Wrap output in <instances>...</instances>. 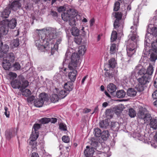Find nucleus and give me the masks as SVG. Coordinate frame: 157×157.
Masks as SVG:
<instances>
[{
    "label": "nucleus",
    "mask_w": 157,
    "mask_h": 157,
    "mask_svg": "<svg viewBox=\"0 0 157 157\" xmlns=\"http://www.w3.org/2000/svg\"><path fill=\"white\" fill-rule=\"evenodd\" d=\"M29 83L28 81L25 80L23 76L21 75L18 76L17 79L12 80L11 82L13 88H20L21 91H22L23 90L27 87Z\"/></svg>",
    "instance_id": "nucleus-1"
},
{
    "label": "nucleus",
    "mask_w": 157,
    "mask_h": 157,
    "mask_svg": "<svg viewBox=\"0 0 157 157\" xmlns=\"http://www.w3.org/2000/svg\"><path fill=\"white\" fill-rule=\"evenodd\" d=\"M57 32L56 29L52 28H48L46 29V33H42L40 34L41 39L43 42L49 43L51 40L56 38Z\"/></svg>",
    "instance_id": "nucleus-2"
},
{
    "label": "nucleus",
    "mask_w": 157,
    "mask_h": 157,
    "mask_svg": "<svg viewBox=\"0 0 157 157\" xmlns=\"http://www.w3.org/2000/svg\"><path fill=\"white\" fill-rule=\"evenodd\" d=\"M71 10H67L64 11L61 14L62 19L65 21H68L69 25L71 26L75 25L76 20L77 18V15Z\"/></svg>",
    "instance_id": "nucleus-3"
},
{
    "label": "nucleus",
    "mask_w": 157,
    "mask_h": 157,
    "mask_svg": "<svg viewBox=\"0 0 157 157\" xmlns=\"http://www.w3.org/2000/svg\"><path fill=\"white\" fill-rule=\"evenodd\" d=\"M71 61L69 63L68 67L71 71L76 70L79 67L81 63L80 57L77 53H73L71 58Z\"/></svg>",
    "instance_id": "nucleus-4"
},
{
    "label": "nucleus",
    "mask_w": 157,
    "mask_h": 157,
    "mask_svg": "<svg viewBox=\"0 0 157 157\" xmlns=\"http://www.w3.org/2000/svg\"><path fill=\"white\" fill-rule=\"evenodd\" d=\"M40 40L41 43H42V44H40L39 43L36 46H37L38 49L39 50H40L41 51L45 52L46 51H47L48 50H49L50 49V48L49 46L50 44L48 42L47 43L46 42H43L42 40L41 39V37H40ZM37 43H36L37 44Z\"/></svg>",
    "instance_id": "nucleus-5"
},
{
    "label": "nucleus",
    "mask_w": 157,
    "mask_h": 157,
    "mask_svg": "<svg viewBox=\"0 0 157 157\" xmlns=\"http://www.w3.org/2000/svg\"><path fill=\"white\" fill-rule=\"evenodd\" d=\"M136 73L138 76H145L146 74V69L142 66L139 65L136 67L135 69Z\"/></svg>",
    "instance_id": "nucleus-6"
},
{
    "label": "nucleus",
    "mask_w": 157,
    "mask_h": 157,
    "mask_svg": "<svg viewBox=\"0 0 157 157\" xmlns=\"http://www.w3.org/2000/svg\"><path fill=\"white\" fill-rule=\"evenodd\" d=\"M21 4L20 1L15 0L12 2L9 8L10 10L16 11L20 9L21 7Z\"/></svg>",
    "instance_id": "nucleus-7"
},
{
    "label": "nucleus",
    "mask_w": 157,
    "mask_h": 157,
    "mask_svg": "<svg viewBox=\"0 0 157 157\" xmlns=\"http://www.w3.org/2000/svg\"><path fill=\"white\" fill-rule=\"evenodd\" d=\"M136 46L135 45H132L131 44L129 45L127 47V52L128 56L130 57L136 51Z\"/></svg>",
    "instance_id": "nucleus-8"
},
{
    "label": "nucleus",
    "mask_w": 157,
    "mask_h": 157,
    "mask_svg": "<svg viewBox=\"0 0 157 157\" xmlns=\"http://www.w3.org/2000/svg\"><path fill=\"white\" fill-rule=\"evenodd\" d=\"M55 91H56L60 98H64L68 94L67 92L64 89H61L57 88H55Z\"/></svg>",
    "instance_id": "nucleus-9"
},
{
    "label": "nucleus",
    "mask_w": 157,
    "mask_h": 157,
    "mask_svg": "<svg viewBox=\"0 0 157 157\" xmlns=\"http://www.w3.org/2000/svg\"><path fill=\"white\" fill-rule=\"evenodd\" d=\"M145 75V76H142L138 78V81L139 83L145 85L149 82V80L150 79V77L147 74Z\"/></svg>",
    "instance_id": "nucleus-10"
},
{
    "label": "nucleus",
    "mask_w": 157,
    "mask_h": 157,
    "mask_svg": "<svg viewBox=\"0 0 157 157\" xmlns=\"http://www.w3.org/2000/svg\"><path fill=\"white\" fill-rule=\"evenodd\" d=\"M84 153L86 157H90L93 156L94 152V149L93 147H91L89 146L86 147V149L84 151Z\"/></svg>",
    "instance_id": "nucleus-11"
},
{
    "label": "nucleus",
    "mask_w": 157,
    "mask_h": 157,
    "mask_svg": "<svg viewBox=\"0 0 157 157\" xmlns=\"http://www.w3.org/2000/svg\"><path fill=\"white\" fill-rule=\"evenodd\" d=\"M116 90L117 87L113 83H110L107 86L108 91L112 95H114Z\"/></svg>",
    "instance_id": "nucleus-12"
},
{
    "label": "nucleus",
    "mask_w": 157,
    "mask_h": 157,
    "mask_svg": "<svg viewBox=\"0 0 157 157\" xmlns=\"http://www.w3.org/2000/svg\"><path fill=\"white\" fill-rule=\"evenodd\" d=\"M16 135L15 130L11 129L7 130L5 132V136L7 140H10Z\"/></svg>",
    "instance_id": "nucleus-13"
},
{
    "label": "nucleus",
    "mask_w": 157,
    "mask_h": 157,
    "mask_svg": "<svg viewBox=\"0 0 157 157\" xmlns=\"http://www.w3.org/2000/svg\"><path fill=\"white\" fill-rule=\"evenodd\" d=\"M117 64V62L114 58H112L108 60L107 64L108 67L109 68L114 69Z\"/></svg>",
    "instance_id": "nucleus-14"
},
{
    "label": "nucleus",
    "mask_w": 157,
    "mask_h": 157,
    "mask_svg": "<svg viewBox=\"0 0 157 157\" xmlns=\"http://www.w3.org/2000/svg\"><path fill=\"white\" fill-rule=\"evenodd\" d=\"M11 64L7 59L4 58L2 62V66L6 70H9L10 68Z\"/></svg>",
    "instance_id": "nucleus-15"
},
{
    "label": "nucleus",
    "mask_w": 157,
    "mask_h": 157,
    "mask_svg": "<svg viewBox=\"0 0 157 157\" xmlns=\"http://www.w3.org/2000/svg\"><path fill=\"white\" fill-rule=\"evenodd\" d=\"M77 75V71L76 70H72L69 72L68 77L71 81L74 82L75 80Z\"/></svg>",
    "instance_id": "nucleus-16"
},
{
    "label": "nucleus",
    "mask_w": 157,
    "mask_h": 157,
    "mask_svg": "<svg viewBox=\"0 0 157 157\" xmlns=\"http://www.w3.org/2000/svg\"><path fill=\"white\" fill-rule=\"evenodd\" d=\"M148 33L154 36H157V28L155 27H153L152 28H148L147 29Z\"/></svg>",
    "instance_id": "nucleus-17"
},
{
    "label": "nucleus",
    "mask_w": 157,
    "mask_h": 157,
    "mask_svg": "<svg viewBox=\"0 0 157 157\" xmlns=\"http://www.w3.org/2000/svg\"><path fill=\"white\" fill-rule=\"evenodd\" d=\"M10 12L11 10L10 8L8 7H7L2 12L1 16L3 18H7L9 17Z\"/></svg>",
    "instance_id": "nucleus-18"
},
{
    "label": "nucleus",
    "mask_w": 157,
    "mask_h": 157,
    "mask_svg": "<svg viewBox=\"0 0 157 157\" xmlns=\"http://www.w3.org/2000/svg\"><path fill=\"white\" fill-rule=\"evenodd\" d=\"M16 20L15 18H13L9 21L7 24V26L11 29H13L16 26Z\"/></svg>",
    "instance_id": "nucleus-19"
},
{
    "label": "nucleus",
    "mask_w": 157,
    "mask_h": 157,
    "mask_svg": "<svg viewBox=\"0 0 157 157\" xmlns=\"http://www.w3.org/2000/svg\"><path fill=\"white\" fill-rule=\"evenodd\" d=\"M150 128L154 130L157 129V119L153 118L149 123Z\"/></svg>",
    "instance_id": "nucleus-20"
},
{
    "label": "nucleus",
    "mask_w": 157,
    "mask_h": 157,
    "mask_svg": "<svg viewBox=\"0 0 157 157\" xmlns=\"http://www.w3.org/2000/svg\"><path fill=\"white\" fill-rule=\"evenodd\" d=\"M146 109L145 108L143 107L140 108L139 112L137 113L138 117L140 119H142L145 115V112L146 110Z\"/></svg>",
    "instance_id": "nucleus-21"
},
{
    "label": "nucleus",
    "mask_w": 157,
    "mask_h": 157,
    "mask_svg": "<svg viewBox=\"0 0 157 157\" xmlns=\"http://www.w3.org/2000/svg\"><path fill=\"white\" fill-rule=\"evenodd\" d=\"M117 48L116 44H111L110 49V54L111 55L116 54L117 55Z\"/></svg>",
    "instance_id": "nucleus-22"
},
{
    "label": "nucleus",
    "mask_w": 157,
    "mask_h": 157,
    "mask_svg": "<svg viewBox=\"0 0 157 157\" xmlns=\"http://www.w3.org/2000/svg\"><path fill=\"white\" fill-rule=\"evenodd\" d=\"M34 104L35 106L37 107H40L44 104L43 101L40 98L35 99L34 101Z\"/></svg>",
    "instance_id": "nucleus-23"
},
{
    "label": "nucleus",
    "mask_w": 157,
    "mask_h": 157,
    "mask_svg": "<svg viewBox=\"0 0 157 157\" xmlns=\"http://www.w3.org/2000/svg\"><path fill=\"white\" fill-rule=\"evenodd\" d=\"M137 92L133 88H129L127 91V95L130 97H134L136 95Z\"/></svg>",
    "instance_id": "nucleus-24"
},
{
    "label": "nucleus",
    "mask_w": 157,
    "mask_h": 157,
    "mask_svg": "<svg viewBox=\"0 0 157 157\" xmlns=\"http://www.w3.org/2000/svg\"><path fill=\"white\" fill-rule=\"evenodd\" d=\"M113 114V111L111 109H108L106 110L105 111V115L108 119L112 118Z\"/></svg>",
    "instance_id": "nucleus-25"
},
{
    "label": "nucleus",
    "mask_w": 157,
    "mask_h": 157,
    "mask_svg": "<svg viewBox=\"0 0 157 157\" xmlns=\"http://www.w3.org/2000/svg\"><path fill=\"white\" fill-rule=\"evenodd\" d=\"M73 85L70 83H65L64 85V90L67 92L68 94L69 92L72 90L73 89Z\"/></svg>",
    "instance_id": "nucleus-26"
},
{
    "label": "nucleus",
    "mask_w": 157,
    "mask_h": 157,
    "mask_svg": "<svg viewBox=\"0 0 157 157\" xmlns=\"http://www.w3.org/2000/svg\"><path fill=\"white\" fill-rule=\"evenodd\" d=\"M15 57L14 54L12 52L10 53L7 55L6 59L10 62H13L15 60Z\"/></svg>",
    "instance_id": "nucleus-27"
},
{
    "label": "nucleus",
    "mask_w": 157,
    "mask_h": 157,
    "mask_svg": "<svg viewBox=\"0 0 157 157\" xmlns=\"http://www.w3.org/2000/svg\"><path fill=\"white\" fill-rule=\"evenodd\" d=\"M125 94L126 93L123 90H118L116 93L117 97L119 98H123L124 97Z\"/></svg>",
    "instance_id": "nucleus-28"
},
{
    "label": "nucleus",
    "mask_w": 157,
    "mask_h": 157,
    "mask_svg": "<svg viewBox=\"0 0 157 157\" xmlns=\"http://www.w3.org/2000/svg\"><path fill=\"white\" fill-rule=\"evenodd\" d=\"M8 32V31L6 27L2 26L0 27V37L2 36L3 35H6Z\"/></svg>",
    "instance_id": "nucleus-29"
},
{
    "label": "nucleus",
    "mask_w": 157,
    "mask_h": 157,
    "mask_svg": "<svg viewBox=\"0 0 157 157\" xmlns=\"http://www.w3.org/2000/svg\"><path fill=\"white\" fill-rule=\"evenodd\" d=\"M60 98L57 94H53L51 97L50 100L52 102L55 103L58 101Z\"/></svg>",
    "instance_id": "nucleus-30"
},
{
    "label": "nucleus",
    "mask_w": 157,
    "mask_h": 157,
    "mask_svg": "<svg viewBox=\"0 0 157 157\" xmlns=\"http://www.w3.org/2000/svg\"><path fill=\"white\" fill-rule=\"evenodd\" d=\"M111 128L114 131L118 130L120 127V125L118 123L116 122H111Z\"/></svg>",
    "instance_id": "nucleus-31"
},
{
    "label": "nucleus",
    "mask_w": 157,
    "mask_h": 157,
    "mask_svg": "<svg viewBox=\"0 0 157 157\" xmlns=\"http://www.w3.org/2000/svg\"><path fill=\"white\" fill-rule=\"evenodd\" d=\"M144 117L142 119L144 120V123H150L151 120L153 119L152 118L151 115L148 113L145 114V115Z\"/></svg>",
    "instance_id": "nucleus-32"
},
{
    "label": "nucleus",
    "mask_w": 157,
    "mask_h": 157,
    "mask_svg": "<svg viewBox=\"0 0 157 157\" xmlns=\"http://www.w3.org/2000/svg\"><path fill=\"white\" fill-rule=\"evenodd\" d=\"M71 31V34L73 36H78L79 35V30L77 27H73Z\"/></svg>",
    "instance_id": "nucleus-33"
},
{
    "label": "nucleus",
    "mask_w": 157,
    "mask_h": 157,
    "mask_svg": "<svg viewBox=\"0 0 157 157\" xmlns=\"http://www.w3.org/2000/svg\"><path fill=\"white\" fill-rule=\"evenodd\" d=\"M109 123L107 120H104L101 121L99 123L100 127L105 128L109 126Z\"/></svg>",
    "instance_id": "nucleus-34"
},
{
    "label": "nucleus",
    "mask_w": 157,
    "mask_h": 157,
    "mask_svg": "<svg viewBox=\"0 0 157 157\" xmlns=\"http://www.w3.org/2000/svg\"><path fill=\"white\" fill-rule=\"evenodd\" d=\"M153 71V67L152 65L150 64L147 70H146V74L150 76L152 74Z\"/></svg>",
    "instance_id": "nucleus-35"
},
{
    "label": "nucleus",
    "mask_w": 157,
    "mask_h": 157,
    "mask_svg": "<svg viewBox=\"0 0 157 157\" xmlns=\"http://www.w3.org/2000/svg\"><path fill=\"white\" fill-rule=\"evenodd\" d=\"M101 138L104 140H106L109 135V132L108 131H103L101 133Z\"/></svg>",
    "instance_id": "nucleus-36"
},
{
    "label": "nucleus",
    "mask_w": 157,
    "mask_h": 157,
    "mask_svg": "<svg viewBox=\"0 0 157 157\" xmlns=\"http://www.w3.org/2000/svg\"><path fill=\"white\" fill-rule=\"evenodd\" d=\"M157 59V52L152 51L151 54L150 60L151 61H155Z\"/></svg>",
    "instance_id": "nucleus-37"
},
{
    "label": "nucleus",
    "mask_w": 157,
    "mask_h": 157,
    "mask_svg": "<svg viewBox=\"0 0 157 157\" xmlns=\"http://www.w3.org/2000/svg\"><path fill=\"white\" fill-rule=\"evenodd\" d=\"M136 112L133 108H130L128 110V114L131 117H134L136 115Z\"/></svg>",
    "instance_id": "nucleus-38"
},
{
    "label": "nucleus",
    "mask_w": 157,
    "mask_h": 157,
    "mask_svg": "<svg viewBox=\"0 0 157 157\" xmlns=\"http://www.w3.org/2000/svg\"><path fill=\"white\" fill-rule=\"evenodd\" d=\"M39 133L32 131L30 139L31 140H36L39 136Z\"/></svg>",
    "instance_id": "nucleus-39"
},
{
    "label": "nucleus",
    "mask_w": 157,
    "mask_h": 157,
    "mask_svg": "<svg viewBox=\"0 0 157 157\" xmlns=\"http://www.w3.org/2000/svg\"><path fill=\"white\" fill-rule=\"evenodd\" d=\"M37 142L36 140H31L29 142V144L31 146L33 149H36Z\"/></svg>",
    "instance_id": "nucleus-40"
},
{
    "label": "nucleus",
    "mask_w": 157,
    "mask_h": 157,
    "mask_svg": "<svg viewBox=\"0 0 157 157\" xmlns=\"http://www.w3.org/2000/svg\"><path fill=\"white\" fill-rule=\"evenodd\" d=\"M117 38V33L115 31H113L111 34V40L112 42H114L116 40Z\"/></svg>",
    "instance_id": "nucleus-41"
},
{
    "label": "nucleus",
    "mask_w": 157,
    "mask_h": 157,
    "mask_svg": "<svg viewBox=\"0 0 157 157\" xmlns=\"http://www.w3.org/2000/svg\"><path fill=\"white\" fill-rule=\"evenodd\" d=\"M40 127V125L39 124H35L33 126L32 131H34L35 132L39 133L38 130Z\"/></svg>",
    "instance_id": "nucleus-42"
},
{
    "label": "nucleus",
    "mask_w": 157,
    "mask_h": 157,
    "mask_svg": "<svg viewBox=\"0 0 157 157\" xmlns=\"http://www.w3.org/2000/svg\"><path fill=\"white\" fill-rule=\"evenodd\" d=\"M15 71L20 70L21 68V66L18 62H16L12 66Z\"/></svg>",
    "instance_id": "nucleus-43"
},
{
    "label": "nucleus",
    "mask_w": 157,
    "mask_h": 157,
    "mask_svg": "<svg viewBox=\"0 0 157 157\" xmlns=\"http://www.w3.org/2000/svg\"><path fill=\"white\" fill-rule=\"evenodd\" d=\"M144 85L139 83L136 86L137 90L139 92H142L144 90Z\"/></svg>",
    "instance_id": "nucleus-44"
},
{
    "label": "nucleus",
    "mask_w": 157,
    "mask_h": 157,
    "mask_svg": "<svg viewBox=\"0 0 157 157\" xmlns=\"http://www.w3.org/2000/svg\"><path fill=\"white\" fill-rule=\"evenodd\" d=\"M122 16V14L121 12H117L115 13L114 17L116 18V20L120 21L121 20Z\"/></svg>",
    "instance_id": "nucleus-45"
},
{
    "label": "nucleus",
    "mask_w": 157,
    "mask_h": 157,
    "mask_svg": "<svg viewBox=\"0 0 157 157\" xmlns=\"http://www.w3.org/2000/svg\"><path fill=\"white\" fill-rule=\"evenodd\" d=\"M94 132L96 137H99L101 136L102 133L101 130L100 129L98 128L95 129H94Z\"/></svg>",
    "instance_id": "nucleus-46"
},
{
    "label": "nucleus",
    "mask_w": 157,
    "mask_h": 157,
    "mask_svg": "<svg viewBox=\"0 0 157 157\" xmlns=\"http://www.w3.org/2000/svg\"><path fill=\"white\" fill-rule=\"evenodd\" d=\"M120 2H116L114 4L113 10L115 11H118L120 8Z\"/></svg>",
    "instance_id": "nucleus-47"
},
{
    "label": "nucleus",
    "mask_w": 157,
    "mask_h": 157,
    "mask_svg": "<svg viewBox=\"0 0 157 157\" xmlns=\"http://www.w3.org/2000/svg\"><path fill=\"white\" fill-rule=\"evenodd\" d=\"M9 48L7 44H5L4 46L2 45V50L0 52H2L4 53H6Z\"/></svg>",
    "instance_id": "nucleus-48"
},
{
    "label": "nucleus",
    "mask_w": 157,
    "mask_h": 157,
    "mask_svg": "<svg viewBox=\"0 0 157 157\" xmlns=\"http://www.w3.org/2000/svg\"><path fill=\"white\" fill-rule=\"evenodd\" d=\"M49 118H43L41 119L40 121L42 124H45L49 123Z\"/></svg>",
    "instance_id": "nucleus-49"
},
{
    "label": "nucleus",
    "mask_w": 157,
    "mask_h": 157,
    "mask_svg": "<svg viewBox=\"0 0 157 157\" xmlns=\"http://www.w3.org/2000/svg\"><path fill=\"white\" fill-rule=\"evenodd\" d=\"M152 51L157 52V41L154 42L151 44Z\"/></svg>",
    "instance_id": "nucleus-50"
},
{
    "label": "nucleus",
    "mask_w": 157,
    "mask_h": 157,
    "mask_svg": "<svg viewBox=\"0 0 157 157\" xmlns=\"http://www.w3.org/2000/svg\"><path fill=\"white\" fill-rule=\"evenodd\" d=\"M63 141L65 143H68L70 141V138L69 136H63L62 138Z\"/></svg>",
    "instance_id": "nucleus-51"
},
{
    "label": "nucleus",
    "mask_w": 157,
    "mask_h": 157,
    "mask_svg": "<svg viewBox=\"0 0 157 157\" xmlns=\"http://www.w3.org/2000/svg\"><path fill=\"white\" fill-rule=\"evenodd\" d=\"M59 128L61 130L64 131L67 130V127L66 125L63 123H60L59 124Z\"/></svg>",
    "instance_id": "nucleus-52"
},
{
    "label": "nucleus",
    "mask_w": 157,
    "mask_h": 157,
    "mask_svg": "<svg viewBox=\"0 0 157 157\" xmlns=\"http://www.w3.org/2000/svg\"><path fill=\"white\" fill-rule=\"evenodd\" d=\"M120 21H117V20H115L113 24V26L114 28L117 29L119 27Z\"/></svg>",
    "instance_id": "nucleus-53"
},
{
    "label": "nucleus",
    "mask_w": 157,
    "mask_h": 157,
    "mask_svg": "<svg viewBox=\"0 0 157 157\" xmlns=\"http://www.w3.org/2000/svg\"><path fill=\"white\" fill-rule=\"evenodd\" d=\"M62 39L61 38H59L57 40L56 43L54 45V47L55 49L58 48V45L60 43Z\"/></svg>",
    "instance_id": "nucleus-54"
},
{
    "label": "nucleus",
    "mask_w": 157,
    "mask_h": 157,
    "mask_svg": "<svg viewBox=\"0 0 157 157\" xmlns=\"http://www.w3.org/2000/svg\"><path fill=\"white\" fill-rule=\"evenodd\" d=\"M78 49L79 50H78V52L79 54H82V52H83V53H84L85 51L86 50L85 47L84 46L79 47Z\"/></svg>",
    "instance_id": "nucleus-55"
},
{
    "label": "nucleus",
    "mask_w": 157,
    "mask_h": 157,
    "mask_svg": "<svg viewBox=\"0 0 157 157\" xmlns=\"http://www.w3.org/2000/svg\"><path fill=\"white\" fill-rule=\"evenodd\" d=\"M13 45L14 47H17L19 45V40L18 38L14 40L13 42Z\"/></svg>",
    "instance_id": "nucleus-56"
},
{
    "label": "nucleus",
    "mask_w": 157,
    "mask_h": 157,
    "mask_svg": "<svg viewBox=\"0 0 157 157\" xmlns=\"http://www.w3.org/2000/svg\"><path fill=\"white\" fill-rule=\"evenodd\" d=\"M75 41L78 45H80L82 42V39L80 37H77L75 38Z\"/></svg>",
    "instance_id": "nucleus-57"
},
{
    "label": "nucleus",
    "mask_w": 157,
    "mask_h": 157,
    "mask_svg": "<svg viewBox=\"0 0 157 157\" xmlns=\"http://www.w3.org/2000/svg\"><path fill=\"white\" fill-rule=\"evenodd\" d=\"M40 100H42L44 102V101H48V95L45 94L43 95L41 97Z\"/></svg>",
    "instance_id": "nucleus-58"
},
{
    "label": "nucleus",
    "mask_w": 157,
    "mask_h": 157,
    "mask_svg": "<svg viewBox=\"0 0 157 157\" xmlns=\"http://www.w3.org/2000/svg\"><path fill=\"white\" fill-rule=\"evenodd\" d=\"M4 109L5 112H4V114L6 115V117H10V112L8 111V108L7 107H4Z\"/></svg>",
    "instance_id": "nucleus-59"
},
{
    "label": "nucleus",
    "mask_w": 157,
    "mask_h": 157,
    "mask_svg": "<svg viewBox=\"0 0 157 157\" xmlns=\"http://www.w3.org/2000/svg\"><path fill=\"white\" fill-rule=\"evenodd\" d=\"M23 92V93H26V96H29L31 94V91L29 89H25Z\"/></svg>",
    "instance_id": "nucleus-60"
},
{
    "label": "nucleus",
    "mask_w": 157,
    "mask_h": 157,
    "mask_svg": "<svg viewBox=\"0 0 157 157\" xmlns=\"http://www.w3.org/2000/svg\"><path fill=\"white\" fill-rule=\"evenodd\" d=\"M49 122H50L52 123H55L57 121V119L56 118L51 117L49 118Z\"/></svg>",
    "instance_id": "nucleus-61"
},
{
    "label": "nucleus",
    "mask_w": 157,
    "mask_h": 157,
    "mask_svg": "<svg viewBox=\"0 0 157 157\" xmlns=\"http://www.w3.org/2000/svg\"><path fill=\"white\" fill-rule=\"evenodd\" d=\"M9 75L11 77L13 78H16L17 76L16 73L12 72H10L9 73Z\"/></svg>",
    "instance_id": "nucleus-62"
},
{
    "label": "nucleus",
    "mask_w": 157,
    "mask_h": 157,
    "mask_svg": "<svg viewBox=\"0 0 157 157\" xmlns=\"http://www.w3.org/2000/svg\"><path fill=\"white\" fill-rule=\"evenodd\" d=\"M65 7L64 6H61L57 9V11L58 12H62L64 10Z\"/></svg>",
    "instance_id": "nucleus-63"
},
{
    "label": "nucleus",
    "mask_w": 157,
    "mask_h": 157,
    "mask_svg": "<svg viewBox=\"0 0 157 157\" xmlns=\"http://www.w3.org/2000/svg\"><path fill=\"white\" fill-rule=\"evenodd\" d=\"M152 96L154 98L157 99V90L153 92L152 94Z\"/></svg>",
    "instance_id": "nucleus-64"
}]
</instances>
